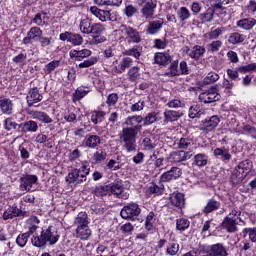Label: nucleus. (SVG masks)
<instances>
[{
    "instance_id": "53",
    "label": "nucleus",
    "mask_w": 256,
    "mask_h": 256,
    "mask_svg": "<svg viewBox=\"0 0 256 256\" xmlns=\"http://www.w3.org/2000/svg\"><path fill=\"white\" fill-rule=\"evenodd\" d=\"M107 159V152L102 147L97 148V151L93 155V160L96 162L105 161Z\"/></svg>"
},
{
    "instance_id": "23",
    "label": "nucleus",
    "mask_w": 256,
    "mask_h": 256,
    "mask_svg": "<svg viewBox=\"0 0 256 256\" xmlns=\"http://www.w3.org/2000/svg\"><path fill=\"white\" fill-rule=\"evenodd\" d=\"M27 104L29 107H33L35 103H39V101H43V96L39 94V90L37 89H32L29 91L27 97Z\"/></svg>"
},
{
    "instance_id": "10",
    "label": "nucleus",
    "mask_w": 256,
    "mask_h": 256,
    "mask_svg": "<svg viewBox=\"0 0 256 256\" xmlns=\"http://www.w3.org/2000/svg\"><path fill=\"white\" fill-rule=\"evenodd\" d=\"M43 37V30L41 28L35 26L30 28L27 32V36L23 39L24 45H29L31 41H39Z\"/></svg>"
},
{
    "instance_id": "55",
    "label": "nucleus",
    "mask_w": 256,
    "mask_h": 256,
    "mask_svg": "<svg viewBox=\"0 0 256 256\" xmlns=\"http://www.w3.org/2000/svg\"><path fill=\"white\" fill-rule=\"evenodd\" d=\"M178 17L180 21H187V19L191 18V12L189 9H187V7H180L178 11Z\"/></svg>"
},
{
    "instance_id": "30",
    "label": "nucleus",
    "mask_w": 256,
    "mask_h": 256,
    "mask_svg": "<svg viewBox=\"0 0 256 256\" xmlns=\"http://www.w3.org/2000/svg\"><path fill=\"white\" fill-rule=\"evenodd\" d=\"M101 143V138L97 135H88L84 140V147H89V149H95L97 145Z\"/></svg>"
},
{
    "instance_id": "45",
    "label": "nucleus",
    "mask_w": 256,
    "mask_h": 256,
    "mask_svg": "<svg viewBox=\"0 0 256 256\" xmlns=\"http://www.w3.org/2000/svg\"><path fill=\"white\" fill-rule=\"evenodd\" d=\"M28 225V232L29 236L37 231V225H39V218L32 216L30 219L27 221Z\"/></svg>"
},
{
    "instance_id": "35",
    "label": "nucleus",
    "mask_w": 256,
    "mask_h": 256,
    "mask_svg": "<svg viewBox=\"0 0 256 256\" xmlns=\"http://www.w3.org/2000/svg\"><path fill=\"white\" fill-rule=\"evenodd\" d=\"M154 59L157 65H167L168 63H171V55L168 53H156Z\"/></svg>"
},
{
    "instance_id": "17",
    "label": "nucleus",
    "mask_w": 256,
    "mask_h": 256,
    "mask_svg": "<svg viewBox=\"0 0 256 256\" xmlns=\"http://www.w3.org/2000/svg\"><path fill=\"white\" fill-rule=\"evenodd\" d=\"M186 54L191 59H201L205 55V47L200 45H195L192 48H186Z\"/></svg>"
},
{
    "instance_id": "20",
    "label": "nucleus",
    "mask_w": 256,
    "mask_h": 256,
    "mask_svg": "<svg viewBox=\"0 0 256 256\" xmlns=\"http://www.w3.org/2000/svg\"><path fill=\"white\" fill-rule=\"evenodd\" d=\"M28 115L32 119H36L37 121H40L41 123H53V118H50L47 113L42 112V111H33V110H28Z\"/></svg>"
},
{
    "instance_id": "61",
    "label": "nucleus",
    "mask_w": 256,
    "mask_h": 256,
    "mask_svg": "<svg viewBox=\"0 0 256 256\" xmlns=\"http://www.w3.org/2000/svg\"><path fill=\"white\" fill-rule=\"evenodd\" d=\"M189 117L190 119L201 117V109L199 108V106L195 105L189 109Z\"/></svg>"
},
{
    "instance_id": "5",
    "label": "nucleus",
    "mask_w": 256,
    "mask_h": 256,
    "mask_svg": "<svg viewBox=\"0 0 256 256\" xmlns=\"http://www.w3.org/2000/svg\"><path fill=\"white\" fill-rule=\"evenodd\" d=\"M199 99L202 103H215L216 101H219V99H221V95L217 91V88L212 87L205 92H202L199 95Z\"/></svg>"
},
{
    "instance_id": "27",
    "label": "nucleus",
    "mask_w": 256,
    "mask_h": 256,
    "mask_svg": "<svg viewBox=\"0 0 256 256\" xmlns=\"http://www.w3.org/2000/svg\"><path fill=\"white\" fill-rule=\"evenodd\" d=\"M215 157L221 159V161L227 162L231 161V153L229 152V148L221 147L216 148L213 151Z\"/></svg>"
},
{
    "instance_id": "24",
    "label": "nucleus",
    "mask_w": 256,
    "mask_h": 256,
    "mask_svg": "<svg viewBox=\"0 0 256 256\" xmlns=\"http://www.w3.org/2000/svg\"><path fill=\"white\" fill-rule=\"evenodd\" d=\"M19 127L22 133H37L39 129V125L37 124V122L33 120H29L27 122L21 123Z\"/></svg>"
},
{
    "instance_id": "2",
    "label": "nucleus",
    "mask_w": 256,
    "mask_h": 256,
    "mask_svg": "<svg viewBox=\"0 0 256 256\" xmlns=\"http://www.w3.org/2000/svg\"><path fill=\"white\" fill-rule=\"evenodd\" d=\"M60 237L61 234H59L57 228L55 226H49L48 228H43L40 235L33 236L31 242L34 247H45L46 243L55 245Z\"/></svg>"
},
{
    "instance_id": "19",
    "label": "nucleus",
    "mask_w": 256,
    "mask_h": 256,
    "mask_svg": "<svg viewBox=\"0 0 256 256\" xmlns=\"http://www.w3.org/2000/svg\"><path fill=\"white\" fill-rule=\"evenodd\" d=\"M206 256H227V249L222 244L208 246Z\"/></svg>"
},
{
    "instance_id": "59",
    "label": "nucleus",
    "mask_w": 256,
    "mask_h": 256,
    "mask_svg": "<svg viewBox=\"0 0 256 256\" xmlns=\"http://www.w3.org/2000/svg\"><path fill=\"white\" fill-rule=\"evenodd\" d=\"M118 101H119V95H117L116 93H112L108 95L106 104L108 105V107H115Z\"/></svg>"
},
{
    "instance_id": "29",
    "label": "nucleus",
    "mask_w": 256,
    "mask_h": 256,
    "mask_svg": "<svg viewBox=\"0 0 256 256\" xmlns=\"http://www.w3.org/2000/svg\"><path fill=\"white\" fill-rule=\"evenodd\" d=\"M255 25L256 20L253 18H244L237 22V27H240V29H244L245 31H251Z\"/></svg>"
},
{
    "instance_id": "1",
    "label": "nucleus",
    "mask_w": 256,
    "mask_h": 256,
    "mask_svg": "<svg viewBox=\"0 0 256 256\" xmlns=\"http://www.w3.org/2000/svg\"><path fill=\"white\" fill-rule=\"evenodd\" d=\"M141 123H143V116L135 115L126 117L122 124L118 137L128 153L137 149V135L143 127Z\"/></svg>"
},
{
    "instance_id": "26",
    "label": "nucleus",
    "mask_w": 256,
    "mask_h": 256,
    "mask_svg": "<svg viewBox=\"0 0 256 256\" xmlns=\"http://www.w3.org/2000/svg\"><path fill=\"white\" fill-rule=\"evenodd\" d=\"M155 7H157L155 3L147 2L141 9L142 17H145V19H153L155 15Z\"/></svg>"
},
{
    "instance_id": "41",
    "label": "nucleus",
    "mask_w": 256,
    "mask_h": 256,
    "mask_svg": "<svg viewBox=\"0 0 256 256\" xmlns=\"http://www.w3.org/2000/svg\"><path fill=\"white\" fill-rule=\"evenodd\" d=\"M105 115H107V113H105V111L103 110H96V111H93L91 113V122L94 124V125H97L99 123H103V119H105Z\"/></svg>"
},
{
    "instance_id": "22",
    "label": "nucleus",
    "mask_w": 256,
    "mask_h": 256,
    "mask_svg": "<svg viewBox=\"0 0 256 256\" xmlns=\"http://www.w3.org/2000/svg\"><path fill=\"white\" fill-rule=\"evenodd\" d=\"M251 169H253V164L249 160L242 161L238 164V170L237 172L241 174L239 179H243L244 177H247L249 173L251 172Z\"/></svg>"
},
{
    "instance_id": "36",
    "label": "nucleus",
    "mask_w": 256,
    "mask_h": 256,
    "mask_svg": "<svg viewBox=\"0 0 256 256\" xmlns=\"http://www.w3.org/2000/svg\"><path fill=\"white\" fill-rule=\"evenodd\" d=\"M221 207V203L215 199L208 200L206 206L203 209V213H213V211H217Z\"/></svg>"
},
{
    "instance_id": "40",
    "label": "nucleus",
    "mask_w": 256,
    "mask_h": 256,
    "mask_svg": "<svg viewBox=\"0 0 256 256\" xmlns=\"http://www.w3.org/2000/svg\"><path fill=\"white\" fill-rule=\"evenodd\" d=\"M93 26V23L91 22V19L84 18L80 21V31L81 33H84L85 35H91V28Z\"/></svg>"
},
{
    "instance_id": "25",
    "label": "nucleus",
    "mask_w": 256,
    "mask_h": 256,
    "mask_svg": "<svg viewBox=\"0 0 256 256\" xmlns=\"http://www.w3.org/2000/svg\"><path fill=\"white\" fill-rule=\"evenodd\" d=\"M0 110L4 115L13 113V101L9 98L0 97Z\"/></svg>"
},
{
    "instance_id": "34",
    "label": "nucleus",
    "mask_w": 256,
    "mask_h": 256,
    "mask_svg": "<svg viewBox=\"0 0 256 256\" xmlns=\"http://www.w3.org/2000/svg\"><path fill=\"white\" fill-rule=\"evenodd\" d=\"M223 28H211L209 32L204 34L205 41H213L215 39H219L221 35H223Z\"/></svg>"
},
{
    "instance_id": "50",
    "label": "nucleus",
    "mask_w": 256,
    "mask_h": 256,
    "mask_svg": "<svg viewBox=\"0 0 256 256\" xmlns=\"http://www.w3.org/2000/svg\"><path fill=\"white\" fill-rule=\"evenodd\" d=\"M60 63L61 62H59V60H54L46 64L43 69L45 75H49V73H53V71H55L57 67H59Z\"/></svg>"
},
{
    "instance_id": "31",
    "label": "nucleus",
    "mask_w": 256,
    "mask_h": 256,
    "mask_svg": "<svg viewBox=\"0 0 256 256\" xmlns=\"http://www.w3.org/2000/svg\"><path fill=\"white\" fill-rule=\"evenodd\" d=\"M163 19L152 21L148 24L147 33L149 35H155V33H159L161 28L163 27Z\"/></svg>"
},
{
    "instance_id": "13",
    "label": "nucleus",
    "mask_w": 256,
    "mask_h": 256,
    "mask_svg": "<svg viewBox=\"0 0 256 256\" xmlns=\"http://www.w3.org/2000/svg\"><path fill=\"white\" fill-rule=\"evenodd\" d=\"M183 175V171L179 167H172L169 171L164 172L161 175V181L163 183H167L169 181H173V179H179Z\"/></svg>"
},
{
    "instance_id": "15",
    "label": "nucleus",
    "mask_w": 256,
    "mask_h": 256,
    "mask_svg": "<svg viewBox=\"0 0 256 256\" xmlns=\"http://www.w3.org/2000/svg\"><path fill=\"white\" fill-rule=\"evenodd\" d=\"M108 188H110V195H117L119 199H129V193L125 192L121 184L112 183L108 185Z\"/></svg>"
},
{
    "instance_id": "21",
    "label": "nucleus",
    "mask_w": 256,
    "mask_h": 256,
    "mask_svg": "<svg viewBox=\"0 0 256 256\" xmlns=\"http://www.w3.org/2000/svg\"><path fill=\"white\" fill-rule=\"evenodd\" d=\"M105 31V26L101 23H94L92 24V28L90 30V35H92V37H94V40L96 43H103V38L99 39V35H101V33H104Z\"/></svg>"
},
{
    "instance_id": "52",
    "label": "nucleus",
    "mask_w": 256,
    "mask_h": 256,
    "mask_svg": "<svg viewBox=\"0 0 256 256\" xmlns=\"http://www.w3.org/2000/svg\"><path fill=\"white\" fill-rule=\"evenodd\" d=\"M99 61V58L93 56L87 60H84L82 63L78 64L79 69H85L87 67H93Z\"/></svg>"
},
{
    "instance_id": "54",
    "label": "nucleus",
    "mask_w": 256,
    "mask_h": 256,
    "mask_svg": "<svg viewBox=\"0 0 256 256\" xmlns=\"http://www.w3.org/2000/svg\"><path fill=\"white\" fill-rule=\"evenodd\" d=\"M153 225H155V213L149 212L148 216L146 217L145 227L147 231H152Z\"/></svg>"
},
{
    "instance_id": "49",
    "label": "nucleus",
    "mask_w": 256,
    "mask_h": 256,
    "mask_svg": "<svg viewBox=\"0 0 256 256\" xmlns=\"http://www.w3.org/2000/svg\"><path fill=\"white\" fill-rule=\"evenodd\" d=\"M141 46H134L131 49H128L124 52V55H128V57H134V59H139L141 57Z\"/></svg>"
},
{
    "instance_id": "48",
    "label": "nucleus",
    "mask_w": 256,
    "mask_h": 256,
    "mask_svg": "<svg viewBox=\"0 0 256 256\" xmlns=\"http://www.w3.org/2000/svg\"><path fill=\"white\" fill-rule=\"evenodd\" d=\"M191 147H193V140L189 138H181L178 142V149H181V151L191 149Z\"/></svg>"
},
{
    "instance_id": "60",
    "label": "nucleus",
    "mask_w": 256,
    "mask_h": 256,
    "mask_svg": "<svg viewBox=\"0 0 256 256\" xmlns=\"http://www.w3.org/2000/svg\"><path fill=\"white\" fill-rule=\"evenodd\" d=\"M4 129L6 131H13V129H17V123L12 118H6L4 120Z\"/></svg>"
},
{
    "instance_id": "64",
    "label": "nucleus",
    "mask_w": 256,
    "mask_h": 256,
    "mask_svg": "<svg viewBox=\"0 0 256 256\" xmlns=\"http://www.w3.org/2000/svg\"><path fill=\"white\" fill-rule=\"evenodd\" d=\"M215 81H219V74L215 72H210L205 77V83H215Z\"/></svg>"
},
{
    "instance_id": "38",
    "label": "nucleus",
    "mask_w": 256,
    "mask_h": 256,
    "mask_svg": "<svg viewBox=\"0 0 256 256\" xmlns=\"http://www.w3.org/2000/svg\"><path fill=\"white\" fill-rule=\"evenodd\" d=\"M21 214V210L17 208V206L9 207L4 213H3V219L7 221V219H13V217H19Z\"/></svg>"
},
{
    "instance_id": "28",
    "label": "nucleus",
    "mask_w": 256,
    "mask_h": 256,
    "mask_svg": "<svg viewBox=\"0 0 256 256\" xmlns=\"http://www.w3.org/2000/svg\"><path fill=\"white\" fill-rule=\"evenodd\" d=\"M222 227L228 233H235L237 231V218L226 217L222 222Z\"/></svg>"
},
{
    "instance_id": "9",
    "label": "nucleus",
    "mask_w": 256,
    "mask_h": 256,
    "mask_svg": "<svg viewBox=\"0 0 256 256\" xmlns=\"http://www.w3.org/2000/svg\"><path fill=\"white\" fill-rule=\"evenodd\" d=\"M193 157V153L191 151H176L170 154L168 157L169 163H181V161H187L188 159H191Z\"/></svg>"
},
{
    "instance_id": "39",
    "label": "nucleus",
    "mask_w": 256,
    "mask_h": 256,
    "mask_svg": "<svg viewBox=\"0 0 256 256\" xmlns=\"http://www.w3.org/2000/svg\"><path fill=\"white\" fill-rule=\"evenodd\" d=\"M133 65V59L130 57H124L116 67L117 73H123L125 72V69H128V67H131Z\"/></svg>"
},
{
    "instance_id": "4",
    "label": "nucleus",
    "mask_w": 256,
    "mask_h": 256,
    "mask_svg": "<svg viewBox=\"0 0 256 256\" xmlns=\"http://www.w3.org/2000/svg\"><path fill=\"white\" fill-rule=\"evenodd\" d=\"M75 225H78L76 229V237L83 240L91 237V229H89L87 213L80 212L75 219Z\"/></svg>"
},
{
    "instance_id": "44",
    "label": "nucleus",
    "mask_w": 256,
    "mask_h": 256,
    "mask_svg": "<svg viewBox=\"0 0 256 256\" xmlns=\"http://www.w3.org/2000/svg\"><path fill=\"white\" fill-rule=\"evenodd\" d=\"M228 41L232 45H237L238 43H243V41H245V35H243L239 32H234V33L230 34Z\"/></svg>"
},
{
    "instance_id": "62",
    "label": "nucleus",
    "mask_w": 256,
    "mask_h": 256,
    "mask_svg": "<svg viewBox=\"0 0 256 256\" xmlns=\"http://www.w3.org/2000/svg\"><path fill=\"white\" fill-rule=\"evenodd\" d=\"M213 10H208L205 13H202L200 15V19L204 22V23H211V21H213Z\"/></svg>"
},
{
    "instance_id": "11",
    "label": "nucleus",
    "mask_w": 256,
    "mask_h": 256,
    "mask_svg": "<svg viewBox=\"0 0 256 256\" xmlns=\"http://www.w3.org/2000/svg\"><path fill=\"white\" fill-rule=\"evenodd\" d=\"M219 123H221L219 116H211L202 121V129L207 131V133H211V131H215V129H217Z\"/></svg>"
},
{
    "instance_id": "14",
    "label": "nucleus",
    "mask_w": 256,
    "mask_h": 256,
    "mask_svg": "<svg viewBox=\"0 0 256 256\" xmlns=\"http://www.w3.org/2000/svg\"><path fill=\"white\" fill-rule=\"evenodd\" d=\"M122 33L127 35L128 41L131 43H141V35L139 32L131 27H127L126 25L121 26Z\"/></svg>"
},
{
    "instance_id": "57",
    "label": "nucleus",
    "mask_w": 256,
    "mask_h": 256,
    "mask_svg": "<svg viewBox=\"0 0 256 256\" xmlns=\"http://www.w3.org/2000/svg\"><path fill=\"white\" fill-rule=\"evenodd\" d=\"M222 45H223V42H221V40H215L212 43L207 45V49L210 53H217V51L221 49Z\"/></svg>"
},
{
    "instance_id": "32",
    "label": "nucleus",
    "mask_w": 256,
    "mask_h": 256,
    "mask_svg": "<svg viewBox=\"0 0 256 256\" xmlns=\"http://www.w3.org/2000/svg\"><path fill=\"white\" fill-rule=\"evenodd\" d=\"M170 202L174 207H183L185 205V197L183 193L174 192L170 195Z\"/></svg>"
},
{
    "instance_id": "56",
    "label": "nucleus",
    "mask_w": 256,
    "mask_h": 256,
    "mask_svg": "<svg viewBox=\"0 0 256 256\" xmlns=\"http://www.w3.org/2000/svg\"><path fill=\"white\" fill-rule=\"evenodd\" d=\"M189 220L185 218H180L176 221V229L178 231H185L186 229H189Z\"/></svg>"
},
{
    "instance_id": "47",
    "label": "nucleus",
    "mask_w": 256,
    "mask_h": 256,
    "mask_svg": "<svg viewBox=\"0 0 256 256\" xmlns=\"http://www.w3.org/2000/svg\"><path fill=\"white\" fill-rule=\"evenodd\" d=\"M178 65H179V62L177 61L172 62L170 64L168 71L166 72V75H168V77H177L178 75H181V71L177 69Z\"/></svg>"
},
{
    "instance_id": "3",
    "label": "nucleus",
    "mask_w": 256,
    "mask_h": 256,
    "mask_svg": "<svg viewBox=\"0 0 256 256\" xmlns=\"http://www.w3.org/2000/svg\"><path fill=\"white\" fill-rule=\"evenodd\" d=\"M91 172V166H89V162L83 161L79 168L72 169L68 175L66 176V182L74 185H79L87 181V175Z\"/></svg>"
},
{
    "instance_id": "58",
    "label": "nucleus",
    "mask_w": 256,
    "mask_h": 256,
    "mask_svg": "<svg viewBox=\"0 0 256 256\" xmlns=\"http://www.w3.org/2000/svg\"><path fill=\"white\" fill-rule=\"evenodd\" d=\"M28 241H29V233L20 234L16 238V243L17 245H19V247H25Z\"/></svg>"
},
{
    "instance_id": "37",
    "label": "nucleus",
    "mask_w": 256,
    "mask_h": 256,
    "mask_svg": "<svg viewBox=\"0 0 256 256\" xmlns=\"http://www.w3.org/2000/svg\"><path fill=\"white\" fill-rule=\"evenodd\" d=\"M193 163L196 167H205L209 163V157L203 153L196 154Z\"/></svg>"
},
{
    "instance_id": "16",
    "label": "nucleus",
    "mask_w": 256,
    "mask_h": 256,
    "mask_svg": "<svg viewBox=\"0 0 256 256\" xmlns=\"http://www.w3.org/2000/svg\"><path fill=\"white\" fill-rule=\"evenodd\" d=\"M163 115H164L163 125H167V123H174L175 121H179L183 113L175 110H165Z\"/></svg>"
},
{
    "instance_id": "33",
    "label": "nucleus",
    "mask_w": 256,
    "mask_h": 256,
    "mask_svg": "<svg viewBox=\"0 0 256 256\" xmlns=\"http://www.w3.org/2000/svg\"><path fill=\"white\" fill-rule=\"evenodd\" d=\"M89 93H91V88L88 86H80L76 89L75 93L73 94L74 101H81L83 97H86Z\"/></svg>"
},
{
    "instance_id": "12",
    "label": "nucleus",
    "mask_w": 256,
    "mask_h": 256,
    "mask_svg": "<svg viewBox=\"0 0 256 256\" xmlns=\"http://www.w3.org/2000/svg\"><path fill=\"white\" fill-rule=\"evenodd\" d=\"M33 185H37V176L27 175L21 178L20 191H35Z\"/></svg>"
},
{
    "instance_id": "7",
    "label": "nucleus",
    "mask_w": 256,
    "mask_h": 256,
    "mask_svg": "<svg viewBox=\"0 0 256 256\" xmlns=\"http://www.w3.org/2000/svg\"><path fill=\"white\" fill-rule=\"evenodd\" d=\"M60 41H68L74 46L83 45V37L81 34H75L71 32H64L59 35Z\"/></svg>"
},
{
    "instance_id": "51",
    "label": "nucleus",
    "mask_w": 256,
    "mask_h": 256,
    "mask_svg": "<svg viewBox=\"0 0 256 256\" xmlns=\"http://www.w3.org/2000/svg\"><path fill=\"white\" fill-rule=\"evenodd\" d=\"M146 193L148 195H161V193H163V186L162 184H152L151 186L148 187Z\"/></svg>"
},
{
    "instance_id": "8",
    "label": "nucleus",
    "mask_w": 256,
    "mask_h": 256,
    "mask_svg": "<svg viewBox=\"0 0 256 256\" xmlns=\"http://www.w3.org/2000/svg\"><path fill=\"white\" fill-rule=\"evenodd\" d=\"M90 13H92L94 17H97V19L102 22L115 21V18L111 16V11L99 9L97 6L90 7Z\"/></svg>"
},
{
    "instance_id": "18",
    "label": "nucleus",
    "mask_w": 256,
    "mask_h": 256,
    "mask_svg": "<svg viewBox=\"0 0 256 256\" xmlns=\"http://www.w3.org/2000/svg\"><path fill=\"white\" fill-rule=\"evenodd\" d=\"M70 58L74 61H83V59H87V57H91V50L89 49H82V50H75L72 49L69 52Z\"/></svg>"
},
{
    "instance_id": "63",
    "label": "nucleus",
    "mask_w": 256,
    "mask_h": 256,
    "mask_svg": "<svg viewBox=\"0 0 256 256\" xmlns=\"http://www.w3.org/2000/svg\"><path fill=\"white\" fill-rule=\"evenodd\" d=\"M167 253L168 255H177V253H179V244H177L176 242H172L169 244L168 248H167Z\"/></svg>"
},
{
    "instance_id": "42",
    "label": "nucleus",
    "mask_w": 256,
    "mask_h": 256,
    "mask_svg": "<svg viewBox=\"0 0 256 256\" xmlns=\"http://www.w3.org/2000/svg\"><path fill=\"white\" fill-rule=\"evenodd\" d=\"M33 23L39 27H43V25H49V16H47L46 13L36 14L33 19Z\"/></svg>"
},
{
    "instance_id": "46",
    "label": "nucleus",
    "mask_w": 256,
    "mask_h": 256,
    "mask_svg": "<svg viewBox=\"0 0 256 256\" xmlns=\"http://www.w3.org/2000/svg\"><path fill=\"white\" fill-rule=\"evenodd\" d=\"M159 119V112L148 113L147 116L143 118L144 125H153V123H155V121H159Z\"/></svg>"
},
{
    "instance_id": "6",
    "label": "nucleus",
    "mask_w": 256,
    "mask_h": 256,
    "mask_svg": "<svg viewBox=\"0 0 256 256\" xmlns=\"http://www.w3.org/2000/svg\"><path fill=\"white\" fill-rule=\"evenodd\" d=\"M140 213H141V208H139V205L132 203L125 206L121 210L120 215L122 219H131V217H137Z\"/></svg>"
},
{
    "instance_id": "43",
    "label": "nucleus",
    "mask_w": 256,
    "mask_h": 256,
    "mask_svg": "<svg viewBox=\"0 0 256 256\" xmlns=\"http://www.w3.org/2000/svg\"><path fill=\"white\" fill-rule=\"evenodd\" d=\"M93 193L96 197H107V195H111L109 185L97 186Z\"/></svg>"
}]
</instances>
